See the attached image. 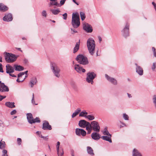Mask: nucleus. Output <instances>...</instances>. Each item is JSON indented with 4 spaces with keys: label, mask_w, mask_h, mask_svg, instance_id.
<instances>
[{
    "label": "nucleus",
    "mask_w": 156,
    "mask_h": 156,
    "mask_svg": "<svg viewBox=\"0 0 156 156\" xmlns=\"http://www.w3.org/2000/svg\"><path fill=\"white\" fill-rule=\"evenodd\" d=\"M83 29L88 33H91L93 31L91 26L87 23H85L83 24Z\"/></svg>",
    "instance_id": "obj_12"
},
{
    "label": "nucleus",
    "mask_w": 156,
    "mask_h": 156,
    "mask_svg": "<svg viewBox=\"0 0 156 156\" xmlns=\"http://www.w3.org/2000/svg\"><path fill=\"white\" fill-rule=\"evenodd\" d=\"M120 122L122 124V125L120 126V127L121 128V127H123L124 126H126V125L124 123L121 122L120 121Z\"/></svg>",
    "instance_id": "obj_47"
},
{
    "label": "nucleus",
    "mask_w": 156,
    "mask_h": 156,
    "mask_svg": "<svg viewBox=\"0 0 156 156\" xmlns=\"http://www.w3.org/2000/svg\"><path fill=\"white\" fill-rule=\"evenodd\" d=\"M14 67L15 68V69L16 71H20L23 70L24 69V68L23 66L20 65H14Z\"/></svg>",
    "instance_id": "obj_28"
},
{
    "label": "nucleus",
    "mask_w": 156,
    "mask_h": 156,
    "mask_svg": "<svg viewBox=\"0 0 156 156\" xmlns=\"http://www.w3.org/2000/svg\"><path fill=\"white\" fill-rule=\"evenodd\" d=\"M4 54L5 59L7 62H12L16 60V58L14 55L6 52H5Z\"/></svg>",
    "instance_id": "obj_5"
},
{
    "label": "nucleus",
    "mask_w": 156,
    "mask_h": 156,
    "mask_svg": "<svg viewBox=\"0 0 156 156\" xmlns=\"http://www.w3.org/2000/svg\"><path fill=\"white\" fill-rule=\"evenodd\" d=\"M51 69L54 75L58 78L59 77L60 72V68L55 63H52L51 65Z\"/></svg>",
    "instance_id": "obj_4"
},
{
    "label": "nucleus",
    "mask_w": 156,
    "mask_h": 156,
    "mask_svg": "<svg viewBox=\"0 0 156 156\" xmlns=\"http://www.w3.org/2000/svg\"><path fill=\"white\" fill-rule=\"evenodd\" d=\"M80 44V40H79V41L76 43L75 47L74 48L73 52V53H75L79 49Z\"/></svg>",
    "instance_id": "obj_27"
},
{
    "label": "nucleus",
    "mask_w": 156,
    "mask_h": 156,
    "mask_svg": "<svg viewBox=\"0 0 156 156\" xmlns=\"http://www.w3.org/2000/svg\"><path fill=\"white\" fill-rule=\"evenodd\" d=\"M87 47L90 54L93 55L95 53V43L94 39L89 38L87 40Z\"/></svg>",
    "instance_id": "obj_1"
},
{
    "label": "nucleus",
    "mask_w": 156,
    "mask_h": 156,
    "mask_svg": "<svg viewBox=\"0 0 156 156\" xmlns=\"http://www.w3.org/2000/svg\"><path fill=\"white\" fill-rule=\"evenodd\" d=\"M152 51L153 54L154 56L156 58V50L155 48L153 47L152 48Z\"/></svg>",
    "instance_id": "obj_42"
},
{
    "label": "nucleus",
    "mask_w": 156,
    "mask_h": 156,
    "mask_svg": "<svg viewBox=\"0 0 156 156\" xmlns=\"http://www.w3.org/2000/svg\"><path fill=\"white\" fill-rule=\"evenodd\" d=\"M0 126H2V127H3V122L1 123L0 122Z\"/></svg>",
    "instance_id": "obj_64"
},
{
    "label": "nucleus",
    "mask_w": 156,
    "mask_h": 156,
    "mask_svg": "<svg viewBox=\"0 0 156 156\" xmlns=\"http://www.w3.org/2000/svg\"><path fill=\"white\" fill-rule=\"evenodd\" d=\"M86 118L90 120H92L94 119V117L93 116L90 115H87Z\"/></svg>",
    "instance_id": "obj_39"
},
{
    "label": "nucleus",
    "mask_w": 156,
    "mask_h": 156,
    "mask_svg": "<svg viewBox=\"0 0 156 156\" xmlns=\"http://www.w3.org/2000/svg\"><path fill=\"white\" fill-rule=\"evenodd\" d=\"M5 143L4 141H2L1 140L0 141V148L2 149L5 147Z\"/></svg>",
    "instance_id": "obj_36"
},
{
    "label": "nucleus",
    "mask_w": 156,
    "mask_h": 156,
    "mask_svg": "<svg viewBox=\"0 0 156 156\" xmlns=\"http://www.w3.org/2000/svg\"><path fill=\"white\" fill-rule=\"evenodd\" d=\"M123 117L125 120H129V117L126 113L123 114Z\"/></svg>",
    "instance_id": "obj_41"
},
{
    "label": "nucleus",
    "mask_w": 156,
    "mask_h": 156,
    "mask_svg": "<svg viewBox=\"0 0 156 156\" xmlns=\"http://www.w3.org/2000/svg\"><path fill=\"white\" fill-rule=\"evenodd\" d=\"M42 15L44 17H46L47 15L46 12L45 10H43L42 12Z\"/></svg>",
    "instance_id": "obj_46"
},
{
    "label": "nucleus",
    "mask_w": 156,
    "mask_h": 156,
    "mask_svg": "<svg viewBox=\"0 0 156 156\" xmlns=\"http://www.w3.org/2000/svg\"><path fill=\"white\" fill-rule=\"evenodd\" d=\"M16 112V111L15 110H14L12 111L11 113L10 114L11 115H12L15 114Z\"/></svg>",
    "instance_id": "obj_52"
},
{
    "label": "nucleus",
    "mask_w": 156,
    "mask_h": 156,
    "mask_svg": "<svg viewBox=\"0 0 156 156\" xmlns=\"http://www.w3.org/2000/svg\"><path fill=\"white\" fill-rule=\"evenodd\" d=\"M71 30L73 31V32H72V34H74V33H77V31L75 29L71 28Z\"/></svg>",
    "instance_id": "obj_56"
},
{
    "label": "nucleus",
    "mask_w": 156,
    "mask_h": 156,
    "mask_svg": "<svg viewBox=\"0 0 156 156\" xmlns=\"http://www.w3.org/2000/svg\"><path fill=\"white\" fill-rule=\"evenodd\" d=\"M135 65L136 66V72L140 76L142 75L144 73V71L142 68L141 66H138L137 63H135Z\"/></svg>",
    "instance_id": "obj_16"
},
{
    "label": "nucleus",
    "mask_w": 156,
    "mask_h": 156,
    "mask_svg": "<svg viewBox=\"0 0 156 156\" xmlns=\"http://www.w3.org/2000/svg\"><path fill=\"white\" fill-rule=\"evenodd\" d=\"M74 68L79 73H81L82 72L84 73L85 72V70L83 69L79 65H75Z\"/></svg>",
    "instance_id": "obj_14"
},
{
    "label": "nucleus",
    "mask_w": 156,
    "mask_h": 156,
    "mask_svg": "<svg viewBox=\"0 0 156 156\" xmlns=\"http://www.w3.org/2000/svg\"><path fill=\"white\" fill-rule=\"evenodd\" d=\"M151 68L153 71H155L156 68V62H155L153 63Z\"/></svg>",
    "instance_id": "obj_40"
},
{
    "label": "nucleus",
    "mask_w": 156,
    "mask_h": 156,
    "mask_svg": "<svg viewBox=\"0 0 156 156\" xmlns=\"http://www.w3.org/2000/svg\"><path fill=\"white\" fill-rule=\"evenodd\" d=\"M81 110L80 108H77L75 111L74 112L72 115V118H73L76 116L80 112Z\"/></svg>",
    "instance_id": "obj_30"
},
{
    "label": "nucleus",
    "mask_w": 156,
    "mask_h": 156,
    "mask_svg": "<svg viewBox=\"0 0 156 156\" xmlns=\"http://www.w3.org/2000/svg\"><path fill=\"white\" fill-rule=\"evenodd\" d=\"M37 82V79L36 77L32 78L30 81V84L31 87H33L35 84H36Z\"/></svg>",
    "instance_id": "obj_22"
},
{
    "label": "nucleus",
    "mask_w": 156,
    "mask_h": 156,
    "mask_svg": "<svg viewBox=\"0 0 156 156\" xmlns=\"http://www.w3.org/2000/svg\"><path fill=\"white\" fill-rule=\"evenodd\" d=\"M66 0H61L60 2V6H61L62 5H63L65 3Z\"/></svg>",
    "instance_id": "obj_49"
},
{
    "label": "nucleus",
    "mask_w": 156,
    "mask_h": 156,
    "mask_svg": "<svg viewBox=\"0 0 156 156\" xmlns=\"http://www.w3.org/2000/svg\"><path fill=\"white\" fill-rule=\"evenodd\" d=\"M17 144L18 145H21L22 143V140L20 138H18L17 139Z\"/></svg>",
    "instance_id": "obj_45"
},
{
    "label": "nucleus",
    "mask_w": 156,
    "mask_h": 156,
    "mask_svg": "<svg viewBox=\"0 0 156 156\" xmlns=\"http://www.w3.org/2000/svg\"><path fill=\"white\" fill-rule=\"evenodd\" d=\"M152 4L154 6V8L155 7H156V4L154 2H152Z\"/></svg>",
    "instance_id": "obj_63"
},
{
    "label": "nucleus",
    "mask_w": 156,
    "mask_h": 156,
    "mask_svg": "<svg viewBox=\"0 0 156 156\" xmlns=\"http://www.w3.org/2000/svg\"><path fill=\"white\" fill-rule=\"evenodd\" d=\"M92 129L97 132H99L100 131V126L98 123L96 121H93L91 122Z\"/></svg>",
    "instance_id": "obj_8"
},
{
    "label": "nucleus",
    "mask_w": 156,
    "mask_h": 156,
    "mask_svg": "<svg viewBox=\"0 0 156 156\" xmlns=\"http://www.w3.org/2000/svg\"><path fill=\"white\" fill-rule=\"evenodd\" d=\"M27 119L28 122L30 124H32L35 122H40V121L39 118L36 117L35 119L33 118V115L31 113H28L27 114Z\"/></svg>",
    "instance_id": "obj_7"
},
{
    "label": "nucleus",
    "mask_w": 156,
    "mask_h": 156,
    "mask_svg": "<svg viewBox=\"0 0 156 156\" xmlns=\"http://www.w3.org/2000/svg\"><path fill=\"white\" fill-rule=\"evenodd\" d=\"M87 153L91 156H93L94 153L93 152V150L92 148L89 146H88L87 147Z\"/></svg>",
    "instance_id": "obj_26"
},
{
    "label": "nucleus",
    "mask_w": 156,
    "mask_h": 156,
    "mask_svg": "<svg viewBox=\"0 0 156 156\" xmlns=\"http://www.w3.org/2000/svg\"><path fill=\"white\" fill-rule=\"evenodd\" d=\"M132 156H142V155L137 149L135 148L133 151Z\"/></svg>",
    "instance_id": "obj_24"
},
{
    "label": "nucleus",
    "mask_w": 156,
    "mask_h": 156,
    "mask_svg": "<svg viewBox=\"0 0 156 156\" xmlns=\"http://www.w3.org/2000/svg\"><path fill=\"white\" fill-rule=\"evenodd\" d=\"M76 60L79 63L83 65H87L89 63L87 57L83 55L80 54L78 55Z\"/></svg>",
    "instance_id": "obj_3"
},
{
    "label": "nucleus",
    "mask_w": 156,
    "mask_h": 156,
    "mask_svg": "<svg viewBox=\"0 0 156 156\" xmlns=\"http://www.w3.org/2000/svg\"><path fill=\"white\" fill-rule=\"evenodd\" d=\"M50 11L54 15H57L60 12V11L58 9H51Z\"/></svg>",
    "instance_id": "obj_33"
},
{
    "label": "nucleus",
    "mask_w": 156,
    "mask_h": 156,
    "mask_svg": "<svg viewBox=\"0 0 156 156\" xmlns=\"http://www.w3.org/2000/svg\"><path fill=\"white\" fill-rule=\"evenodd\" d=\"M8 7L4 4L0 3V11L4 12L8 10Z\"/></svg>",
    "instance_id": "obj_25"
},
{
    "label": "nucleus",
    "mask_w": 156,
    "mask_h": 156,
    "mask_svg": "<svg viewBox=\"0 0 156 156\" xmlns=\"http://www.w3.org/2000/svg\"><path fill=\"white\" fill-rule=\"evenodd\" d=\"M28 72V71H26L24 72L20 73L18 75V78L22 77V76L24 75V74H26L25 76H27V73Z\"/></svg>",
    "instance_id": "obj_34"
},
{
    "label": "nucleus",
    "mask_w": 156,
    "mask_h": 156,
    "mask_svg": "<svg viewBox=\"0 0 156 156\" xmlns=\"http://www.w3.org/2000/svg\"><path fill=\"white\" fill-rule=\"evenodd\" d=\"M71 155L74 154V151L73 150H71Z\"/></svg>",
    "instance_id": "obj_61"
},
{
    "label": "nucleus",
    "mask_w": 156,
    "mask_h": 156,
    "mask_svg": "<svg viewBox=\"0 0 156 156\" xmlns=\"http://www.w3.org/2000/svg\"><path fill=\"white\" fill-rule=\"evenodd\" d=\"M27 76H25V77L22 80H19V78H18L17 79V80H16V81L17 82H23L24 80L27 78ZM18 78H19L18 77ZM19 78H20V77Z\"/></svg>",
    "instance_id": "obj_50"
},
{
    "label": "nucleus",
    "mask_w": 156,
    "mask_h": 156,
    "mask_svg": "<svg viewBox=\"0 0 156 156\" xmlns=\"http://www.w3.org/2000/svg\"><path fill=\"white\" fill-rule=\"evenodd\" d=\"M105 77L108 81L111 83L112 84L115 85H116L117 84V81L114 78L111 77L106 74H105Z\"/></svg>",
    "instance_id": "obj_11"
},
{
    "label": "nucleus",
    "mask_w": 156,
    "mask_h": 156,
    "mask_svg": "<svg viewBox=\"0 0 156 156\" xmlns=\"http://www.w3.org/2000/svg\"><path fill=\"white\" fill-rule=\"evenodd\" d=\"M98 39H99V42L100 43L102 41V39H101V37H98Z\"/></svg>",
    "instance_id": "obj_60"
},
{
    "label": "nucleus",
    "mask_w": 156,
    "mask_h": 156,
    "mask_svg": "<svg viewBox=\"0 0 156 156\" xmlns=\"http://www.w3.org/2000/svg\"><path fill=\"white\" fill-rule=\"evenodd\" d=\"M153 103L155 105V107L156 108V97H154L153 98Z\"/></svg>",
    "instance_id": "obj_54"
},
{
    "label": "nucleus",
    "mask_w": 156,
    "mask_h": 156,
    "mask_svg": "<svg viewBox=\"0 0 156 156\" xmlns=\"http://www.w3.org/2000/svg\"><path fill=\"white\" fill-rule=\"evenodd\" d=\"M35 101H34V94L33 93V94H32V100H31V103L32 104H35V105H37V104H35Z\"/></svg>",
    "instance_id": "obj_44"
},
{
    "label": "nucleus",
    "mask_w": 156,
    "mask_h": 156,
    "mask_svg": "<svg viewBox=\"0 0 156 156\" xmlns=\"http://www.w3.org/2000/svg\"><path fill=\"white\" fill-rule=\"evenodd\" d=\"M7 151L6 150H3L2 151V156H8L7 154Z\"/></svg>",
    "instance_id": "obj_43"
},
{
    "label": "nucleus",
    "mask_w": 156,
    "mask_h": 156,
    "mask_svg": "<svg viewBox=\"0 0 156 156\" xmlns=\"http://www.w3.org/2000/svg\"><path fill=\"white\" fill-rule=\"evenodd\" d=\"M88 122L85 120H81L79 122V126L82 128H85Z\"/></svg>",
    "instance_id": "obj_21"
},
{
    "label": "nucleus",
    "mask_w": 156,
    "mask_h": 156,
    "mask_svg": "<svg viewBox=\"0 0 156 156\" xmlns=\"http://www.w3.org/2000/svg\"><path fill=\"white\" fill-rule=\"evenodd\" d=\"M103 134L105 135L111 136V135L108 130L107 127H106L105 128L103 132Z\"/></svg>",
    "instance_id": "obj_32"
},
{
    "label": "nucleus",
    "mask_w": 156,
    "mask_h": 156,
    "mask_svg": "<svg viewBox=\"0 0 156 156\" xmlns=\"http://www.w3.org/2000/svg\"><path fill=\"white\" fill-rule=\"evenodd\" d=\"M80 16L82 20H83L85 18L86 16L85 13L83 12H80Z\"/></svg>",
    "instance_id": "obj_35"
},
{
    "label": "nucleus",
    "mask_w": 156,
    "mask_h": 156,
    "mask_svg": "<svg viewBox=\"0 0 156 156\" xmlns=\"http://www.w3.org/2000/svg\"><path fill=\"white\" fill-rule=\"evenodd\" d=\"M41 132L39 131H37L36 132L37 134L39 135H40L41 134Z\"/></svg>",
    "instance_id": "obj_62"
},
{
    "label": "nucleus",
    "mask_w": 156,
    "mask_h": 156,
    "mask_svg": "<svg viewBox=\"0 0 156 156\" xmlns=\"http://www.w3.org/2000/svg\"><path fill=\"white\" fill-rule=\"evenodd\" d=\"M63 16V19L64 20H66L67 19V14L66 13H65L63 14L62 15Z\"/></svg>",
    "instance_id": "obj_48"
},
{
    "label": "nucleus",
    "mask_w": 156,
    "mask_h": 156,
    "mask_svg": "<svg viewBox=\"0 0 156 156\" xmlns=\"http://www.w3.org/2000/svg\"><path fill=\"white\" fill-rule=\"evenodd\" d=\"M9 90L8 87L5 85L4 83H2L1 81H0V92H8Z\"/></svg>",
    "instance_id": "obj_10"
},
{
    "label": "nucleus",
    "mask_w": 156,
    "mask_h": 156,
    "mask_svg": "<svg viewBox=\"0 0 156 156\" xmlns=\"http://www.w3.org/2000/svg\"><path fill=\"white\" fill-rule=\"evenodd\" d=\"M127 94L128 95V97L129 98H131L132 97V96L129 93H127Z\"/></svg>",
    "instance_id": "obj_59"
},
{
    "label": "nucleus",
    "mask_w": 156,
    "mask_h": 156,
    "mask_svg": "<svg viewBox=\"0 0 156 156\" xmlns=\"http://www.w3.org/2000/svg\"><path fill=\"white\" fill-rule=\"evenodd\" d=\"M97 132H94L92 133L91 134L92 138L94 140H99L101 137V135Z\"/></svg>",
    "instance_id": "obj_18"
},
{
    "label": "nucleus",
    "mask_w": 156,
    "mask_h": 156,
    "mask_svg": "<svg viewBox=\"0 0 156 156\" xmlns=\"http://www.w3.org/2000/svg\"><path fill=\"white\" fill-rule=\"evenodd\" d=\"M75 132L76 135L79 136L81 135L83 136H85L86 134V132L83 129L76 128Z\"/></svg>",
    "instance_id": "obj_13"
},
{
    "label": "nucleus",
    "mask_w": 156,
    "mask_h": 156,
    "mask_svg": "<svg viewBox=\"0 0 156 156\" xmlns=\"http://www.w3.org/2000/svg\"><path fill=\"white\" fill-rule=\"evenodd\" d=\"M6 73L8 74L12 73L14 71V68L9 64L7 65L6 66Z\"/></svg>",
    "instance_id": "obj_20"
},
{
    "label": "nucleus",
    "mask_w": 156,
    "mask_h": 156,
    "mask_svg": "<svg viewBox=\"0 0 156 156\" xmlns=\"http://www.w3.org/2000/svg\"><path fill=\"white\" fill-rule=\"evenodd\" d=\"M72 24L75 28H78L80 25V17L78 13H73L72 14Z\"/></svg>",
    "instance_id": "obj_2"
},
{
    "label": "nucleus",
    "mask_w": 156,
    "mask_h": 156,
    "mask_svg": "<svg viewBox=\"0 0 156 156\" xmlns=\"http://www.w3.org/2000/svg\"><path fill=\"white\" fill-rule=\"evenodd\" d=\"M112 135L111 136L107 135L105 136H102L101 137V138L104 140L108 141L110 143L112 142L111 140Z\"/></svg>",
    "instance_id": "obj_23"
},
{
    "label": "nucleus",
    "mask_w": 156,
    "mask_h": 156,
    "mask_svg": "<svg viewBox=\"0 0 156 156\" xmlns=\"http://www.w3.org/2000/svg\"><path fill=\"white\" fill-rule=\"evenodd\" d=\"M23 62L25 64H27L28 63V60L27 58H24L23 60Z\"/></svg>",
    "instance_id": "obj_55"
},
{
    "label": "nucleus",
    "mask_w": 156,
    "mask_h": 156,
    "mask_svg": "<svg viewBox=\"0 0 156 156\" xmlns=\"http://www.w3.org/2000/svg\"><path fill=\"white\" fill-rule=\"evenodd\" d=\"M42 129L44 130L48 129L51 130L52 128L51 126L49 125L48 121H44L43 122Z\"/></svg>",
    "instance_id": "obj_17"
},
{
    "label": "nucleus",
    "mask_w": 156,
    "mask_h": 156,
    "mask_svg": "<svg viewBox=\"0 0 156 156\" xmlns=\"http://www.w3.org/2000/svg\"><path fill=\"white\" fill-rule=\"evenodd\" d=\"M96 77V74L94 72H89L87 74L86 81L89 83L93 84L94 83L93 80Z\"/></svg>",
    "instance_id": "obj_6"
},
{
    "label": "nucleus",
    "mask_w": 156,
    "mask_h": 156,
    "mask_svg": "<svg viewBox=\"0 0 156 156\" xmlns=\"http://www.w3.org/2000/svg\"><path fill=\"white\" fill-rule=\"evenodd\" d=\"M86 130H88V129H92V124H90V122H88L86 126Z\"/></svg>",
    "instance_id": "obj_37"
},
{
    "label": "nucleus",
    "mask_w": 156,
    "mask_h": 156,
    "mask_svg": "<svg viewBox=\"0 0 156 156\" xmlns=\"http://www.w3.org/2000/svg\"><path fill=\"white\" fill-rule=\"evenodd\" d=\"M92 129H88V130H87V134H90L91 131V130Z\"/></svg>",
    "instance_id": "obj_57"
},
{
    "label": "nucleus",
    "mask_w": 156,
    "mask_h": 156,
    "mask_svg": "<svg viewBox=\"0 0 156 156\" xmlns=\"http://www.w3.org/2000/svg\"><path fill=\"white\" fill-rule=\"evenodd\" d=\"M14 102H7L5 103V105L9 108H14L15 106L14 105Z\"/></svg>",
    "instance_id": "obj_29"
},
{
    "label": "nucleus",
    "mask_w": 156,
    "mask_h": 156,
    "mask_svg": "<svg viewBox=\"0 0 156 156\" xmlns=\"http://www.w3.org/2000/svg\"><path fill=\"white\" fill-rule=\"evenodd\" d=\"M60 144V143L58 141L56 145V149L58 154V156H62L64 154L63 150L62 149H61V151L59 150V146Z\"/></svg>",
    "instance_id": "obj_19"
},
{
    "label": "nucleus",
    "mask_w": 156,
    "mask_h": 156,
    "mask_svg": "<svg viewBox=\"0 0 156 156\" xmlns=\"http://www.w3.org/2000/svg\"><path fill=\"white\" fill-rule=\"evenodd\" d=\"M4 71L2 67V65L1 63H0V72L3 73Z\"/></svg>",
    "instance_id": "obj_51"
},
{
    "label": "nucleus",
    "mask_w": 156,
    "mask_h": 156,
    "mask_svg": "<svg viewBox=\"0 0 156 156\" xmlns=\"http://www.w3.org/2000/svg\"><path fill=\"white\" fill-rule=\"evenodd\" d=\"M12 15L9 13L6 14L3 18L4 21L8 22L12 21Z\"/></svg>",
    "instance_id": "obj_15"
},
{
    "label": "nucleus",
    "mask_w": 156,
    "mask_h": 156,
    "mask_svg": "<svg viewBox=\"0 0 156 156\" xmlns=\"http://www.w3.org/2000/svg\"><path fill=\"white\" fill-rule=\"evenodd\" d=\"M52 5L57 6H60L59 4L56 2H51L49 3V6H51Z\"/></svg>",
    "instance_id": "obj_38"
},
{
    "label": "nucleus",
    "mask_w": 156,
    "mask_h": 156,
    "mask_svg": "<svg viewBox=\"0 0 156 156\" xmlns=\"http://www.w3.org/2000/svg\"><path fill=\"white\" fill-rule=\"evenodd\" d=\"M87 114V112L84 110L82 111L80 113L79 116L80 117H84L86 118Z\"/></svg>",
    "instance_id": "obj_31"
},
{
    "label": "nucleus",
    "mask_w": 156,
    "mask_h": 156,
    "mask_svg": "<svg viewBox=\"0 0 156 156\" xmlns=\"http://www.w3.org/2000/svg\"><path fill=\"white\" fill-rule=\"evenodd\" d=\"M129 24L128 23H127L124 28L122 31V34L125 37H126L129 35Z\"/></svg>",
    "instance_id": "obj_9"
},
{
    "label": "nucleus",
    "mask_w": 156,
    "mask_h": 156,
    "mask_svg": "<svg viewBox=\"0 0 156 156\" xmlns=\"http://www.w3.org/2000/svg\"><path fill=\"white\" fill-rule=\"evenodd\" d=\"M6 97L5 96H2L0 95V101H2L3 99Z\"/></svg>",
    "instance_id": "obj_53"
},
{
    "label": "nucleus",
    "mask_w": 156,
    "mask_h": 156,
    "mask_svg": "<svg viewBox=\"0 0 156 156\" xmlns=\"http://www.w3.org/2000/svg\"><path fill=\"white\" fill-rule=\"evenodd\" d=\"M12 73H10V74H9V75L11 76H12V77H16V76L14 75V74H11Z\"/></svg>",
    "instance_id": "obj_58"
}]
</instances>
